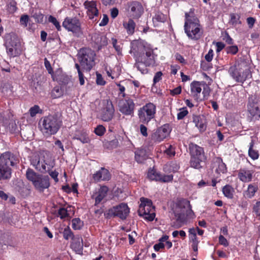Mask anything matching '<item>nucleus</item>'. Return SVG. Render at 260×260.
I'll return each mask as SVG.
<instances>
[{
    "label": "nucleus",
    "mask_w": 260,
    "mask_h": 260,
    "mask_svg": "<svg viewBox=\"0 0 260 260\" xmlns=\"http://www.w3.org/2000/svg\"><path fill=\"white\" fill-rule=\"evenodd\" d=\"M131 54H133L136 61L142 62L146 66L155 63V55L150 46L141 40H135L131 43Z\"/></svg>",
    "instance_id": "f257e3e1"
},
{
    "label": "nucleus",
    "mask_w": 260,
    "mask_h": 260,
    "mask_svg": "<svg viewBox=\"0 0 260 260\" xmlns=\"http://www.w3.org/2000/svg\"><path fill=\"white\" fill-rule=\"evenodd\" d=\"M184 31L187 37L193 40H199L202 34L201 26L198 18L194 14V10L191 9L189 12L185 13Z\"/></svg>",
    "instance_id": "f03ea898"
},
{
    "label": "nucleus",
    "mask_w": 260,
    "mask_h": 260,
    "mask_svg": "<svg viewBox=\"0 0 260 260\" xmlns=\"http://www.w3.org/2000/svg\"><path fill=\"white\" fill-rule=\"evenodd\" d=\"M61 124V121L53 115L45 116L39 122L40 131L46 136L55 134L59 130Z\"/></svg>",
    "instance_id": "7ed1b4c3"
},
{
    "label": "nucleus",
    "mask_w": 260,
    "mask_h": 260,
    "mask_svg": "<svg viewBox=\"0 0 260 260\" xmlns=\"http://www.w3.org/2000/svg\"><path fill=\"white\" fill-rule=\"evenodd\" d=\"M31 164L38 170L42 172L51 170L55 162L47 153H42L34 155L31 160Z\"/></svg>",
    "instance_id": "20e7f679"
},
{
    "label": "nucleus",
    "mask_w": 260,
    "mask_h": 260,
    "mask_svg": "<svg viewBox=\"0 0 260 260\" xmlns=\"http://www.w3.org/2000/svg\"><path fill=\"white\" fill-rule=\"evenodd\" d=\"M26 177L31 182L35 189L40 192H43L50 186L48 176L39 174L31 169L27 170Z\"/></svg>",
    "instance_id": "39448f33"
},
{
    "label": "nucleus",
    "mask_w": 260,
    "mask_h": 260,
    "mask_svg": "<svg viewBox=\"0 0 260 260\" xmlns=\"http://www.w3.org/2000/svg\"><path fill=\"white\" fill-rule=\"evenodd\" d=\"M229 73L235 81L241 83H243L251 75L249 67L244 61L231 67Z\"/></svg>",
    "instance_id": "423d86ee"
},
{
    "label": "nucleus",
    "mask_w": 260,
    "mask_h": 260,
    "mask_svg": "<svg viewBox=\"0 0 260 260\" xmlns=\"http://www.w3.org/2000/svg\"><path fill=\"white\" fill-rule=\"evenodd\" d=\"M17 160L10 152L3 153L0 156V180L9 178L11 176V170L9 166H13L17 164Z\"/></svg>",
    "instance_id": "0eeeda50"
},
{
    "label": "nucleus",
    "mask_w": 260,
    "mask_h": 260,
    "mask_svg": "<svg viewBox=\"0 0 260 260\" xmlns=\"http://www.w3.org/2000/svg\"><path fill=\"white\" fill-rule=\"evenodd\" d=\"M5 46L7 53L10 57L18 56L21 52L22 48L19 40L14 34H9L6 36Z\"/></svg>",
    "instance_id": "6e6552de"
},
{
    "label": "nucleus",
    "mask_w": 260,
    "mask_h": 260,
    "mask_svg": "<svg viewBox=\"0 0 260 260\" xmlns=\"http://www.w3.org/2000/svg\"><path fill=\"white\" fill-rule=\"evenodd\" d=\"M95 55L94 52L90 49H82L79 51L78 59L83 69L90 70L94 64Z\"/></svg>",
    "instance_id": "1a4fd4ad"
},
{
    "label": "nucleus",
    "mask_w": 260,
    "mask_h": 260,
    "mask_svg": "<svg viewBox=\"0 0 260 260\" xmlns=\"http://www.w3.org/2000/svg\"><path fill=\"white\" fill-rule=\"evenodd\" d=\"M188 205L189 201L185 199L180 200L175 204L173 210L177 222L176 228L181 227L186 222L185 212Z\"/></svg>",
    "instance_id": "9d476101"
},
{
    "label": "nucleus",
    "mask_w": 260,
    "mask_h": 260,
    "mask_svg": "<svg viewBox=\"0 0 260 260\" xmlns=\"http://www.w3.org/2000/svg\"><path fill=\"white\" fill-rule=\"evenodd\" d=\"M140 201L141 204L138 210L139 215L146 220L152 221L155 218V214L151 201L144 198H141Z\"/></svg>",
    "instance_id": "9b49d317"
},
{
    "label": "nucleus",
    "mask_w": 260,
    "mask_h": 260,
    "mask_svg": "<svg viewBox=\"0 0 260 260\" xmlns=\"http://www.w3.org/2000/svg\"><path fill=\"white\" fill-rule=\"evenodd\" d=\"M156 111L155 105L149 103L140 108L138 111L140 121L144 123H148L154 118Z\"/></svg>",
    "instance_id": "f8f14e48"
},
{
    "label": "nucleus",
    "mask_w": 260,
    "mask_h": 260,
    "mask_svg": "<svg viewBox=\"0 0 260 260\" xmlns=\"http://www.w3.org/2000/svg\"><path fill=\"white\" fill-rule=\"evenodd\" d=\"M190 88L191 96L197 101L200 99L202 90V94L204 98L207 97L209 94V87L204 82L194 81L190 83Z\"/></svg>",
    "instance_id": "ddd939ff"
},
{
    "label": "nucleus",
    "mask_w": 260,
    "mask_h": 260,
    "mask_svg": "<svg viewBox=\"0 0 260 260\" xmlns=\"http://www.w3.org/2000/svg\"><path fill=\"white\" fill-rule=\"evenodd\" d=\"M62 26L69 31L72 32L75 36L82 34L81 23L76 18L67 17L62 22Z\"/></svg>",
    "instance_id": "4468645a"
},
{
    "label": "nucleus",
    "mask_w": 260,
    "mask_h": 260,
    "mask_svg": "<svg viewBox=\"0 0 260 260\" xmlns=\"http://www.w3.org/2000/svg\"><path fill=\"white\" fill-rule=\"evenodd\" d=\"M171 131L169 124H164L152 135L151 139L155 143H159L169 136Z\"/></svg>",
    "instance_id": "2eb2a0df"
},
{
    "label": "nucleus",
    "mask_w": 260,
    "mask_h": 260,
    "mask_svg": "<svg viewBox=\"0 0 260 260\" xmlns=\"http://www.w3.org/2000/svg\"><path fill=\"white\" fill-rule=\"evenodd\" d=\"M129 212L127 204L121 203L114 206L109 210L108 214L110 215L118 216L121 219H125Z\"/></svg>",
    "instance_id": "dca6fc26"
},
{
    "label": "nucleus",
    "mask_w": 260,
    "mask_h": 260,
    "mask_svg": "<svg viewBox=\"0 0 260 260\" xmlns=\"http://www.w3.org/2000/svg\"><path fill=\"white\" fill-rule=\"evenodd\" d=\"M127 11L129 16L134 19L139 18L144 12L142 4L137 1H133L128 4Z\"/></svg>",
    "instance_id": "f3484780"
},
{
    "label": "nucleus",
    "mask_w": 260,
    "mask_h": 260,
    "mask_svg": "<svg viewBox=\"0 0 260 260\" xmlns=\"http://www.w3.org/2000/svg\"><path fill=\"white\" fill-rule=\"evenodd\" d=\"M119 111L123 114L127 115L133 113L135 108V104L133 100L126 98L121 100L118 104Z\"/></svg>",
    "instance_id": "a211bd4d"
},
{
    "label": "nucleus",
    "mask_w": 260,
    "mask_h": 260,
    "mask_svg": "<svg viewBox=\"0 0 260 260\" xmlns=\"http://www.w3.org/2000/svg\"><path fill=\"white\" fill-rule=\"evenodd\" d=\"M147 175L150 180L162 182H171L173 178L172 175H162L153 169L149 170Z\"/></svg>",
    "instance_id": "6ab92c4d"
},
{
    "label": "nucleus",
    "mask_w": 260,
    "mask_h": 260,
    "mask_svg": "<svg viewBox=\"0 0 260 260\" xmlns=\"http://www.w3.org/2000/svg\"><path fill=\"white\" fill-rule=\"evenodd\" d=\"M115 110L112 102L107 101L105 102L104 106L102 111V118L104 121L111 120L114 115Z\"/></svg>",
    "instance_id": "aec40b11"
},
{
    "label": "nucleus",
    "mask_w": 260,
    "mask_h": 260,
    "mask_svg": "<svg viewBox=\"0 0 260 260\" xmlns=\"http://www.w3.org/2000/svg\"><path fill=\"white\" fill-rule=\"evenodd\" d=\"M247 111L250 115L256 119L260 118V110H259L256 103L254 102V98L251 96L248 98L247 105Z\"/></svg>",
    "instance_id": "412c9836"
},
{
    "label": "nucleus",
    "mask_w": 260,
    "mask_h": 260,
    "mask_svg": "<svg viewBox=\"0 0 260 260\" xmlns=\"http://www.w3.org/2000/svg\"><path fill=\"white\" fill-rule=\"evenodd\" d=\"M84 6L86 10L87 14L90 19H93L98 17L99 10L97 8L96 3L93 1H87L84 3Z\"/></svg>",
    "instance_id": "4be33fe9"
},
{
    "label": "nucleus",
    "mask_w": 260,
    "mask_h": 260,
    "mask_svg": "<svg viewBox=\"0 0 260 260\" xmlns=\"http://www.w3.org/2000/svg\"><path fill=\"white\" fill-rule=\"evenodd\" d=\"M108 188L105 186H101L99 189L96 190L92 195V198L95 200V205L105 201V198L107 196Z\"/></svg>",
    "instance_id": "5701e85b"
},
{
    "label": "nucleus",
    "mask_w": 260,
    "mask_h": 260,
    "mask_svg": "<svg viewBox=\"0 0 260 260\" xmlns=\"http://www.w3.org/2000/svg\"><path fill=\"white\" fill-rule=\"evenodd\" d=\"M254 176V170L246 168L239 170L238 174V177L240 180L245 183L251 181Z\"/></svg>",
    "instance_id": "b1692460"
},
{
    "label": "nucleus",
    "mask_w": 260,
    "mask_h": 260,
    "mask_svg": "<svg viewBox=\"0 0 260 260\" xmlns=\"http://www.w3.org/2000/svg\"><path fill=\"white\" fill-rule=\"evenodd\" d=\"M93 179L95 181H100L101 180H108L110 178V175L109 171L104 168H101V169L96 171L93 174Z\"/></svg>",
    "instance_id": "393cba45"
},
{
    "label": "nucleus",
    "mask_w": 260,
    "mask_h": 260,
    "mask_svg": "<svg viewBox=\"0 0 260 260\" xmlns=\"http://www.w3.org/2000/svg\"><path fill=\"white\" fill-rule=\"evenodd\" d=\"M83 240L79 236L75 237L71 244L72 248L78 253L80 254L82 252Z\"/></svg>",
    "instance_id": "a878e982"
},
{
    "label": "nucleus",
    "mask_w": 260,
    "mask_h": 260,
    "mask_svg": "<svg viewBox=\"0 0 260 260\" xmlns=\"http://www.w3.org/2000/svg\"><path fill=\"white\" fill-rule=\"evenodd\" d=\"M190 151L192 157H199L200 159L205 158L203 149L202 147L197 145H193L190 147Z\"/></svg>",
    "instance_id": "bb28decb"
},
{
    "label": "nucleus",
    "mask_w": 260,
    "mask_h": 260,
    "mask_svg": "<svg viewBox=\"0 0 260 260\" xmlns=\"http://www.w3.org/2000/svg\"><path fill=\"white\" fill-rule=\"evenodd\" d=\"M214 167L216 168L215 171L217 173H224L226 171V165L220 158L217 157L215 159Z\"/></svg>",
    "instance_id": "cd10ccee"
},
{
    "label": "nucleus",
    "mask_w": 260,
    "mask_h": 260,
    "mask_svg": "<svg viewBox=\"0 0 260 260\" xmlns=\"http://www.w3.org/2000/svg\"><path fill=\"white\" fill-rule=\"evenodd\" d=\"M123 26L128 35H133L134 33L136 23L133 19H129L128 21H123Z\"/></svg>",
    "instance_id": "c85d7f7f"
},
{
    "label": "nucleus",
    "mask_w": 260,
    "mask_h": 260,
    "mask_svg": "<svg viewBox=\"0 0 260 260\" xmlns=\"http://www.w3.org/2000/svg\"><path fill=\"white\" fill-rule=\"evenodd\" d=\"M193 122L194 123L200 132H204L206 128L205 122L200 116L194 115L193 116Z\"/></svg>",
    "instance_id": "c756f323"
},
{
    "label": "nucleus",
    "mask_w": 260,
    "mask_h": 260,
    "mask_svg": "<svg viewBox=\"0 0 260 260\" xmlns=\"http://www.w3.org/2000/svg\"><path fill=\"white\" fill-rule=\"evenodd\" d=\"M167 17L166 15L163 14L160 12H157L155 13L153 17V22L155 26H158L159 23L165 22L167 20Z\"/></svg>",
    "instance_id": "7c9ffc66"
},
{
    "label": "nucleus",
    "mask_w": 260,
    "mask_h": 260,
    "mask_svg": "<svg viewBox=\"0 0 260 260\" xmlns=\"http://www.w3.org/2000/svg\"><path fill=\"white\" fill-rule=\"evenodd\" d=\"M258 189V187L255 184H249L248 186L247 189L244 192V195L247 198H251L254 195Z\"/></svg>",
    "instance_id": "2f4dec72"
},
{
    "label": "nucleus",
    "mask_w": 260,
    "mask_h": 260,
    "mask_svg": "<svg viewBox=\"0 0 260 260\" xmlns=\"http://www.w3.org/2000/svg\"><path fill=\"white\" fill-rule=\"evenodd\" d=\"M72 214L71 207L68 208H61L58 211V216L62 219H67Z\"/></svg>",
    "instance_id": "473e14b6"
},
{
    "label": "nucleus",
    "mask_w": 260,
    "mask_h": 260,
    "mask_svg": "<svg viewBox=\"0 0 260 260\" xmlns=\"http://www.w3.org/2000/svg\"><path fill=\"white\" fill-rule=\"evenodd\" d=\"M234 192V188L230 185H226L222 188V192L224 196L229 199L233 198Z\"/></svg>",
    "instance_id": "72a5a7b5"
},
{
    "label": "nucleus",
    "mask_w": 260,
    "mask_h": 260,
    "mask_svg": "<svg viewBox=\"0 0 260 260\" xmlns=\"http://www.w3.org/2000/svg\"><path fill=\"white\" fill-rule=\"evenodd\" d=\"M254 145V142L252 140L249 144V148L248 150V155L250 158L253 160H256L258 159L259 157V154L257 150L253 149Z\"/></svg>",
    "instance_id": "f704fd0d"
},
{
    "label": "nucleus",
    "mask_w": 260,
    "mask_h": 260,
    "mask_svg": "<svg viewBox=\"0 0 260 260\" xmlns=\"http://www.w3.org/2000/svg\"><path fill=\"white\" fill-rule=\"evenodd\" d=\"M204 159H200L199 157H191L190 160V165L191 167L195 169H199L201 168V163Z\"/></svg>",
    "instance_id": "c9c22d12"
},
{
    "label": "nucleus",
    "mask_w": 260,
    "mask_h": 260,
    "mask_svg": "<svg viewBox=\"0 0 260 260\" xmlns=\"http://www.w3.org/2000/svg\"><path fill=\"white\" fill-rule=\"evenodd\" d=\"M74 139L79 140L82 143H88L90 141L88 134L86 132H82L80 135L75 137Z\"/></svg>",
    "instance_id": "e433bc0d"
},
{
    "label": "nucleus",
    "mask_w": 260,
    "mask_h": 260,
    "mask_svg": "<svg viewBox=\"0 0 260 260\" xmlns=\"http://www.w3.org/2000/svg\"><path fill=\"white\" fill-rule=\"evenodd\" d=\"M106 73L109 77L112 79L117 78L120 75V71L119 67H116L113 69V71L106 70Z\"/></svg>",
    "instance_id": "4c0bfd02"
},
{
    "label": "nucleus",
    "mask_w": 260,
    "mask_h": 260,
    "mask_svg": "<svg viewBox=\"0 0 260 260\" xmlns=\"http://www.w3.org/2000/svg\"><path fill=\"white\" fill-rule=\"evenodd\" d=\"M63 94V91L59 86L55 87L51 92V96L54 99L60 97Z\"/></svg>",
    "instance_id": "58836bf2"
},
{
    "label": "nucleus",
    "mask_w": 260,
    "mask_h": 260,
    "mask_svg": "<svg viewBox=\"0 0 260 260\" xmlns=\"http://www.w3.org/2000/svg\"><path fill=\"white\" fill-rule=\"evenodd\" d=\"M83 225V222L79 218H74L72 220V228L78 230L81 229Z\"/></svg>",
    "instance_id": "ea45409f"
},
{
    "label": "nucleus",
    "mask_w": 260,
    "mask_h": 260,
    "mask_svg": "<svg viewBox=\"0 0 260 260\" xmlns=\"http://www.w3.org/2000/svg\"><path fill=\"white\" fill-rule=\"evenodd\" d=\"M230 23L232 25L235 26L237 25L240 24L241 21L240 20V16L238 15L235 14H232L230 15Z\"/></svg>",
    "instance_id": "a19ab883"
},
{
    "label": "nucleus",
    "mask_w": 260,
    "mask_h": 260,
    "mask_svg": "<svg viewBox=\"0 0 260 260\" xmlns=\"http://www.w3.org/2000/svg\"><path fill=\"white\" fill-rule=\"evenodd\" d=\"M48 21L49 22L52 23L57 29V30L60 31L61 29V26L60 25V23L58 21V20L53 16L50 15L48 18Z\"/></svg>",
    "instance_id": "79ce46f5"
},
{
    "label": "nucleus",
    "mask_w": 260,
    "mask_h": 260,
    "mask_svg": "<svg viewBox=\"0 0 260 260\" xmlns=\"http://www.w3.org/2000/svg\"><path fill=\"white\" fill-rule=\"evenodd\" d=\"M135 67L137 69L140 71L142 74L147 73L146 66L144 65L142 62H139V61H136Z\"/></svg>",
    "instance_id": "37998d69"
},
{
    "label": "nucleus",
    "mask_w": 260,
    "mask_h": 260,
    "mask_svg": "<svg viewBox=\"0 0 260 260\" xmlns=\"http://www.w3.org/2000/svg\"><path fill=\"white\" fill-rule=\"evenodd\" d=\"M238 47L237 45H232L226 48V51L228 54L235 55L238 52Z\"/></svg>",
    "instance_id": "c03bdc74"
},
{
    "label": "nucleus",
    "mask_w": 260,
    "mask_h": 260,
    "mask_svg": "<svg viewBox=\"0 0 260 260\" xmlns=\"http://www.w3.org/2000/svg\"><path fill=\"white\" fill-rule=\"evenodd\" d=\"M188 113V110L186 108L184 107L179 109V112L177 114V119H182Z\"/></svg>",
    "instance_id": "a18cd8bd"
},
{
    "label": "nucleus",
    "mask_w": 260,
    "mask_h": 260,
    "mask_svg": "<svg viewBox=\"0 0 260 260\" xmlns=\"http://www.w3.org/2000/svg\"><path fill=\"white\" fill-rule=\"evenodd\" d=\"M186 216L189 218H193L195 217L193 211L191 210V207L189 202L188 207H186V210L185 212V217Z\"/></svg>",
    "instance_id": "49530a36"
},
{
    "label": "nucleus",
    "mask_w": 260,
    "mask_h": 260,
    "mask_svg": "<svg viewBox=\"0 0 260 260\" xmlns=\"http://www.w3.org/2000/svg\"><path fill=\"white\" fill-rule=\"evenodd\" d=\"M112 44L113 45V47L115 48L118 54L120 55L121 54V47L120 45L117 44V40L112 38Z\"/></svg>",
    "instance_id": "de8ad7c7"
},
{
    "label": "nucleus",
    "mask_w": 260,
    "mask_h": 260,
    "mask_svg": "<svg viewBox=\"0 0 260 260\" xmlns=\"http://www.w3.org/2000/svg\"><path fill=\"white\" fill-rule=\"evenodd\" d=\"M75 67H76V68L77 69V70L78 71V76H79V81H80V84L81 85H82L85 83L83 74H82V73L81 72V69L80 68V66H79V65L78 64L76 63L75 64Z\"/></svg>",
    "instance_id": "09e8293b"
},
{
    "label": "nucleus",
    "mask_w": 260,
    "mask_h": 260,
    "mask_svg": "<svg viewBox=\"0 0 260 260\" xmlns=\"http://www.w3.org/2000/svg\"><path fill=\"white\" fill-rule=\"evenodd\" d=\"M105 131V128L102 125H98L94 129L95 134L99 136L103 135Z\"/></svg>",
    "instance_id": "8fccbe9b"
},
{
    "label": "nucleus",
    "mask_w": 260,
    "mask_h": 260,
    "mask_svg": "<svg viewBox=\"0 0 260 260\" xmlns=\"http://www.w3.org/2000/svg\"><path fill=\"white\" fill-rule=\"evenodd\" d=\"M63 236L65 239L68 240L72 237L73 234L69 228H66L63 231Z\"/></svg>",
    "instance_id": "3c124183"
},
{
    "label": "nucleus",
    "mask_w": 260,
    "mask_h": 260,
    "mask_svg": "<svg viewBox=\"0 0 260 260\" xmlns=\"http://www.w3.org/2000/svg\"><path fill=\"white\" fill-rule=\"evenodd\" d=\"M40 111V107L37 105H35L29 109L30 115L31 117H34L37 113H39Z\"/></svg>",
    "instance_id": "603ef678"
},
{
    "label": "nucleus",
    "mask_w": 260,
    "mask_h": 260,
    "mask_svg": "<svg viewBox=\"0 0 260 260\" xmlns=\"http://www.w3.org/2000/svg\"><path fill=\"white\" fill-rule=\"evenodd\" d=\"M28 21L29 17L27 15H22L20 19V22L21 25H23L24 27L27 26Z\"/></svg>",
    "instance_id": "864d4df0"
},
{
    "label": "nucleus",
    "mask_w": 260,
    "mask_h": 260,
    "mask_svg": "<svg viewBox=\"0 0 260 260\" xmlns=\"http://www.w3.org/2000/svg\"><path fill=\"white\" fill-rule=\"evenodd\" d=\"M143 153V151L142 150H138L135 153V159L138 162H142L144 160V158L141 156V155Z\"/></svg>",
    "instance_id": "5fc2aeb1"
},
{
    "label": "nucleus",
    "mask_w": 260,
    "mask_h": 260,
    "mask_svg": "<svg viewBox=\"0 0 260 260\" xmlns=\"http://www.w3.org/2000/svg\"><path fill=\"white\" fill-rule=\"evenodd\" d=\"M49 173V174L53 178L55 182H57L58 181V173L56 171H47Z\"/></svg>",
    "instance_id": "6e6d98bb"
},
{
    "label": "nucleus",
    "mask_w": 260,
    "mask_h": 260,
    "mask_svg": "<svg viewBox=\"0 0 260 260\" xmlns=\"http://www.w3.org/2000/svg\"><path fill=\"white\" fill-rule=\"evenodd\" d=\"M96 82L97 84L100 85H104L106 83V82L102 77V76L100 74H96Z\"/></svg>",
    "instance_id": "4d7b16f0"
},
{
    "label": "nucleus",
    "mask_w": 260,
    "mask_h": 260,
    "mask_svg": "<svg viewBox=\"0 0 260 260\" xmlns=\"http://www.w3.org/2000/svg\"><path fill=\"white\" fill-rule=\"evenodd\" d=\"M213 55H214L213 50L212 49H210L209 50L208 53L205 56V58L206 60L208 62H210L213 59Z\"/></svg>",
    "instance_id": "13d9d810"
},
{
    "label": "nucleus",
    "mask_w": 260,
    "mask_h": 260,
    "mask_svg": "<svg viewBox=\"0 0 260 260\" xmlns=\"http://www.w3.org/2000/svg\"><path fill=\"white\" fill-rule=\"evenodd\" d=\"M16 10L17 8L16 7L15 3H11L8 5V10L9 13H13L16 11Z\"/></svg>",
    "instance_id": "bf43d9fd"
},
{
    "label": "nucleus",
    "mask_w": 260,
    "mask_h": 260,
    "mask_svg": "<svg viewBox=\"0 0 260 260\" xmlns=\"http://www.w3.org/2000/svg\"><path fill=\"white\" fill-rule=\"evenodd\" d=\"M165 152L169 156H174L175 154V150L171 145L169 146V147L165 150Z\"/></svg>",
    "instance_id": "052dcab7"
},
{
    "label": "nucleus",
    "mask_w": 260,
    "mask_h": 260,
    "mask_svg": "<svg viewBox=\"0 0 260 260\" xmlns=\"http://www.w3.org/2000/svg\"><path fill=\"white\" fill-rule=\"evenodd\" d=\"M44 64L48 73L50 74H52L53 73L52 68H51L50 62L46 58H45L44 60Z\"/></svg>",
    "instance_id": "680f3d73"
},
{
    "label": "nucleus",
    "mask_w": 260,
    "mask_h": 260,
    "mask_svg": "<svg viewBox=\"0 0 260 260\" xmlns=\"http://www.w3.org/2000/svg\"><path fill=\"white\" fill-rule=\"evenodd\" d=\"M253 211L256 215L260 217V202H257L254 206Z\"/></svg>",
    "instance_id": "e2e57ef3"
},
{
    "label": "nucleus",
    "mask_w": 260,
    "mask_h": 260,
    "mask_svg": "<svg viewBox=\"0 0 260 260\" xmlns=\"http://www.w3.org/2000/svg\"><path fill=\"white\" fill-rule=\"evenodd\" d=\"M162 74L161 72H157L153 78V83L155 84L161 79Z\"/></svg>",
    "instance_id": "0e129e2a"
},
{
    "label": "nucleus",
    "mask_w": 260,
    "mask_h": 260,
    "mask_svg": "<svg viewBox=\"0 0 260 260\" xmlns=\"http://www.w3.org/2000/svg\"><path fill=\"white\" fill-rule=\"evenodd\" d=\"M223 40L228 44L231 45L233 44V40L228 32L225 33L224 36H223Z\"/></svg>",
    "instance_id": "69168bd1"
},
{
    "label": "nucleus",
    "mask_w": 260,
    "mask_h": 260,
    "mask_svg": "<svg viewBox=\"0 0 260 260\" xmlns=\"http://www.w3.org/2000/svg\"><path fill=\"white\" fill-rule=\"evenodd\" d=\"M117 85L119 87V90L120 91L119 94L121 95V96L123 98L125 97V93L124 92L125 90V86L121 84V83L117 84Z\"/></svg>",
    "instance_id": "338daca9"
},
{
    "label": "nucleus",
    "mask_w": 260,
    "mask_h": 260,
    "mask_svg": "<svg viewBox=\"0 0 260 260\" xmlns=\"http://www.w3.org/2000/svg\"><path fill=\"white\" fill-rule=\"evenodd\" d=\"M219 242L224 246H228L229 245L227 240L222 235H220L219 237Z\"/></svg>",
    "instance_id": "774afa93"
}]
</instances>
